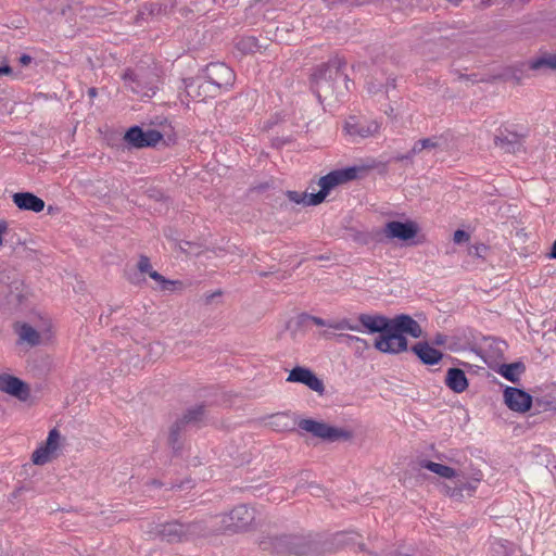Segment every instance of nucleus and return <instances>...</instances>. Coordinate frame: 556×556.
<instances>
[{"instance_id": "49", "label": "nucleus", "mask_w": 556, "mask_h": 556, "mask_svg": "<svg viewBox=\"0 0 556 556\" xmlns=\"http://www.w3.org/2000/svg\"><path fill=\"white\" fill-rule=\"evenodd\" d=\"M533 404H535L536 408H543L544 410L552 407L553 403L551 401H544L540 397L534 399Z\"/></svg>"}, {"instance_id": "31", "label": "nucleus", "mask_w": 556, "mask_h": 556, "mask_svg": "<svg viewBox=\"0 0 556 556\" xmlns=\"http://www.w3.org/2000/svg\"><path fill=\"white\" fill-rule=\"evenodd\" d=\"M236 47L243 54L262 52V49H266V46L262 45L258 38L254 36L241 37L237 41Z\"/></svg>"}, {"instance_id": "11", "label": "nucleus", "mask_w": 556, "mask_h": 556, "mask_svg": "<svg viewBox=\"0 0 556 556\" xmlns=\"http://www.w3.org/2000/svg\"><path fill=\"white\" fill-rule=\"evenodd\" d=\"M204 78L208 87L215 90L231 87L236 80L232 68L223 62H212L203 70Z\"/></svg>"}, {"instance_id": "56", "label": "nucleus", "mask_w": 556, "mask_h": 556, "mask_svg": "<svg viewBox=\"0 0 556 556\" xmlns=\"http://www.w3.org/2000/svg\"><path fill=\"white\" fill-rule=\"evenodd\" d=\"M220 295H222V292H220V291H217V292H214V293H212V294H208V295H206V298H205V303H206V304H210V303H212V301H213V299H214V298H216V296H220Z\"/></svg>"}, {"instance_id": "33", "label": "nucleus", "mask_w": 556, "mask_h": 556, "mask_svg": "<svg viewBox=\"0 0 556 556\" xmlns=\"http://www.w3.org/2000/svg\"><path fill=\"white\" fill-rule=\"evenodd\" d=\"M210 529L204 521H191L184 523V532L186 541L195 536H205L210 533Z\"/></svg>"}, {"instance_id": "9", "label": "nucleus", "mask_w": 556, "mask_h": 556, "mask_svg": "<svg viewBox=\"0 0 556 556\" xmlns=\"http://www.w3.org/2000/svg\"><path fill=\"white\" fill-rule=\"evenodd\" d=\"M125 83H129V87L132 92L141 94L143 97L151 98L156 93L157 90V77L152 72L147 70H127L123 74Z\"/></svg>"}, {"instance_id": "26", "label": "nucleus", "mask_w": 556, "mask_h": 556, "mask_svg": "<svg viewBox=\"0 0 556 556\" xmlns=\"http://www.w3.org/2000/svg\"><path fill=\"white\" fill-rule=\"evenodd\" d=\"M496 372L511 383H518L520 381V376L526 372V365L522 361L504 363L498 365Z\"/></svg>"}, {"instance_id": "5", "label": "nucleus", "mask_w": 556, "mask_h": 556, "mask_svg": "<svg viewBox=\"0 0 556 556\" xmlns=\"http://www.w3.org/2000/svg\"><path fill=\"white\" fill-rule=\"evenodd\" d=\"M366 167L363 166H349L340 169H334L327 175L320 177L318 185L320 187L318 192L315 193H300L298 191L288 190L286 197L296 204L304 205H318L325 201L329 192L342 184H346L361 177L362 173H366Z\"/></svg>"}, {"instance_id": "29", "label": "nucleus", "mask_w": 556, "mask_h": 556, "mask_svg": "<svg viewBox=\"0 0 556 556\" xmlns=\"http://www.w3.org/2000/svg\"><path fill=\"white\" fill-rule=\"evenodd\" d=\"M527 65L528 68L532 71H556V53L544 52L541 55L529 60Z\"/></svg>"}, {"instance_id": "20", "label": "nucleus", "mask_w": 556, "mask_h": 556, "mask_svg": "<svg viewBox=\"0 0 556 556\" xmlns=\"http://www.w3.org/2000/svg\"><path fill=\"white\" fill-rule=\"evenodd\" d=\"M170 8L166 3L161 2H144L142 3L135 17V23L142 26L143 22H150L159 16L168 14Z\"/></svg>"}, {"instance_id": "50", "label": "nucleus", "mask_w": 556, "mask_h": 556, "mask_svg": "<svg viewBox=\"0 0 556 556\" xmlns=\"http://www.w3.org/2000/svg\"><path fill=\"white\" fill-rule=\"evenodd\" d=\"M446 341H447V336H445L444 333H441V332H438L433 338V344L438 345V346L444 345L446 343Z\"/></svg>"}, {"instance_id": "4", "label": "nucleus", "mask_w": 556, "mask_h": 556, "mask_svg": "<svg viewBox=\"0 0 556 556\" xmlns=\"http://www.w3.org/2000/svg\"><path fill=\"white\" fill-rule=\"evenodd\" d=\"M420 466L440 477L450 479V482L442 486V492L455 501L472 496L482 479L480 470L472 472H468L466 468L456 470L432 460H421Z\"/></svg>"}, {"instance_id": "14", "label": "nucleus", "mask_w": 556, "mask_h": 556, "mask_svg": "<svg viewBox=\"0 0 556 556\" xmlns=\"http://www.w3.org/2000/svg\"><path fill=\"white\" fill-rule=\"evenodd\" d=\"M374 348L381 353L396 355L408 350V340L405 334L390 330L375 339Z\"/></svg>"}, {"instance_id": "48", "label": "nucleus", "mask_w": 556, "mask_h": 556, "mask_svg": "<svg viewBox=\"0 0 556 556\" xmlns=\"http://www.w3.org/2000/svg\"><path fill=\"white\" fill-rule=\"evenodd\" d=\"M7 75L12 76L14 78L18 77L17 73L13 72V68L9 64H4L0 66V76Z\"/></svg>"}, {"instance_id": "51", "label": "nucleus", "mask_w": 556, "mask_h": 556, "mask_svg": "<svg viewBox=\"0 0 556 556\" xmlns=\"http://www.w3.org/2000/svg\"><path fill=\"white\" fill-rule=\"evenodd\" d=\"M9 232L8 223L0 220V247L3 244V236Z\"/></svg>"}, {"instance_id": "25", "label": "nucleus", "mask_w": 556, "mask_h": 556, "mask_svg": "<svg viewBox=\"0 0 556 556\" xmlns=\"http://www.w3.org/2000/svg\"><path fill=\"white\" fill-rule=\"evenodd\" d=\"M445 386L455 393H462L469 386L465 371L457 367L448 368L444 379Z\"/></svg>"}, {"instance_id": "34", "label": "nucleus", "mask_w": 556, "mask_h": 556, "mask_svg": "<svg viewBox=\"0 0 556 556\" xmlns=\"http://www.w3.org/2000/svg\"><path fill=\"white\" fill-rule=\"evenodd\" d=\"M8 242L12 247V251L17 257H30L35 252L33 249L28 248L26 242L22 240L16 233H12Z\"/></svg>"}, {"instance_id": "61", "label": "nucleus", "mask_w": 556, "mask_h": 556, "mask_svg": "<svg viewBox=\"0 0 556 556\" xmlns=\"http://www.w3.org/2000/svg\"><path fill=\"white\" fill-rule=\"evenodd\" d=\"M506 3H517V4H525L528 3L530 0H504Z\"/></svg>"}, {"instance_id": "3", "label": "nucleus", "mask_w": 556, "mask_h": 556, "mask_svg": "<svg viewBox=\"0 0 556 556\" xmlns=\"http://www.w3.org/2000/svg\"><path fill=\"white\" fill-rule=\"evenodd\" d=\"M268 425L277 432L294 431L295 426L300 430L311 433L313 437L327 443L346 442L353 439V431L331 426L323 420L301 418L296 420L289 413H277L269 417Z\"/></svg>"}, {"instance_id": "63", "label": "nucleus", "mask_w": 556, "mask_h": 556, "mask_svg": "<svg viewBox=\"0 0 556 556\" xmlns=\"http://www.w3.org/2000/svg\"><path fill=\"white\" fill-rule=\"evenodd\" d=\"M97 93H98L97 88L91 87V88L88 89V96L90 98H94L97 96Z\"/></svg>"}, {"instance_id": "2", "label": "nucleus", "mask_w": 556, "mask_h": 556, "mask_svg": "<svg viewBox=\"0 0 556 556\" xmlns=\"http://www.w3.org/2000/svg\"><path fill=\"white\" fill-rule=\"evenodd\" d=\"M346 62L334 56L314 68L311 75V89L319 103L325 101H343L354 83L344 72Z\"/></svg>"}, {"instance_id": "21", "label": "nucleus", "mask_w": 556, "mask_h": 556, "mask_svg": "<svg viewBox=\"0 0 556 556\" xmlns=\"http://www.w3.org/2000/svg\"><path fill=\"white\" fill-rule=\"evenodd\" d=\"M391 330L397 331L405 336L418 339L422 336L420 325L407 314H399L391 318Z\"/></svg>"}, {"instance_id": "57", "label": "nucleus", "mask_w": 556, "mask_h": 556, "mask_svg": "<svg viewBox=\"0 0 556 556\" xmlns=\"http://www.w3.org/2000/svg\"><path fill=\"white\" fill-rule=\"evenodd\" d=\"M395 81L396 79L395 78H388L387 79V83H386V90L387 92L389 91L390 88H395Z\"/></svg>"}, {"instance_id": "45", "label": "nucleus", "mask_w": 556, "mask_h": 556, "mask_svg": "<svg viewBox=\"0 0 556 556\" xmlns=\"http://www.w3.org/2000/svg\"><path fill=\"white\" fill-rule=\"evenodd\" d=\"M308 476H309V473L307 471L301 472V475L296 481L295 491H300L302 489H308V484H311V482H312L308 480Z\"/></svg>"}, {"instance_id": "47", "label": "nucleus", "mask_w": 556, "mask_h": 556, "mask_svg": "<svg viewBox=\"0 0 556 556\" xmlns=\"http://www.w3.org/2000/svg\"><path fill=\"white\" fill-rule=\"evenodd\" d=\"M308 490L309 493L316 497H320L325 493V489L315 481H312L311 484H308Z\"/></svg>"}, {"instance_id": "17", "label": "nucleus", "mask_w": 556, "mask_h": 556, "mask_svg": "<svg viewBox=\"0 0 556 556\" xmlns=\"http://www.w3.org/2000/svg\"><path fill=\"white\" fill-rule=\"evenodd\" d=\"M287 381L302 383L320 395L325 392V384L323 380L319 379L317 375L307 367H293L289 372Z\"/></svg>"}, {"instance_id": "12", "label": "nucleus", "mask_w": 556, "mask_h": 556, "mask_svg": "<svg viewBox=\"0 0 556 556\" xmlns=\"http://www.w3.org/2000/svg\"><path fill=\"white\" fill-rule=\"evenodd\" d=\"M163 139L161 131L156 129L144 130L141 126L134 125L129 127L125 135L124 141L131 148H153Z\"/></svg>"}, {"instance_id": "64", "label": "nucleus", "mask_w": 556, "mask_h": 556, "mask_svg": "<svg viewBox=\"0 0 556 556\" xmlns=\"http://www.w3.org/2000/svg\"><path fill=\"white\" fill-rule=\"evenodd\" d=\"M445 1L451 3L454 7H458L463 0H445Z\"/></svg>"}, {"instance_id": "16", "label": "nucleus", "mask_w": 556, "mask_h": 556, "mask_svg": "<svg viewBox=\"0 0 556 556\" xmlns=\"http://www.w3.org/2000/svg\"><path fill=\"white\" fill-rule=\"evenodd\" d=\"M357 320L361 324V331L369 334L378 333V337H382L391 330V318L381 314H359Z\"/></svg>"}, {"instance_id": "18", "label": "nucleus", "mask_w": 556, "mask_h": 556, "mask_svg": "<svg viewBox=\"0 0 556 556\" xmlns=\"http://www.w3.org/2000/svg\"><path fill=\"white\" fill-rule=\"evenodd\" d=\"M0 391L23 402L27 401L30 395L29 386L22 379L9 374H0Z\"/></svg>"}, {"instance_id": "38", "label": "nucleus", "mask_w": 556, "mask_h": 556, "mask_svg": "<svg viewBox=\"0 0 556 556\" xmlns=\"http://www.w3.org/2000/svg\"><path fill=\"white\" fill-rule=\"evenodd\" d=\"M439 146V142L435 138H424L417 140L413 146V153H420L427 149H434Z\"/></svg>"}, {"instance_id": "30", "label": "nucleus", "mask_w": 556, "mask_h": 556, "mask_svg": "<svg viewBox=\"0 0 556 556\" xmlns=\"http://www.w3.org/2000/svg\"><path fill=\"white\" fill-rule=\"evenodd\" d=\"M337 340L339 343H344L349 348L353 349L355 354L358 356L363 355V353L369 349L367 340L349 333L337 334Z\"/></svg>"}, {"instance_id": "60", "label": "nucleus", "mask_w": 556, "mask_h": 556, "mask_svg": "<svg viewBox=\"0 0 556 556\" xmlns=\"http://www.w3.org/2000/svg\"><path fill=\"white\" fill-rule=\"evenodd\" d=\"M495 343H496L497 351L502 353L503 352V348L506 346L505 341L498 340V341H495Z\"/></svg>"}, {"instance_id": "40", "label": "nucleus", "mask_w": 556, "mask_h": 556, "mask_svg": "<svg viewBox=\"0 0 556 556\" xmlns=\"http://www.w3.org/2000/svg\"><path fill=\"white\" fill-rule=\"evenodd\" d=\"M149 277L159 282L163 290H168L169 286H173L175 283L173 280L164 278L160 273L153 269L149 273Z\"/></svg>"}, {"instance_id": "58", "label": "nucleus", "mask_w": 556, "mask_h": 556, "mask_svg": "<svg viewBox=\"0 0 556 556\" xmlns=\"http://www.w3.org/2000/svg\"><path fill=\"white\" fill-rule=\"evenodd\" d=\"M472 77H476V75H466V74H460L459 75V79L460 80H471L472 83L477 81L475 78Z\"/></svg>"}, {"instance_id": "27", "label": "nucleus", "mask_w": 556, "mask_h": 556, "mask_svg": "<svg viewBox=\"0 0 556 556\" xmlns=\"http://www.w3.org/2000/svg\"><path fill=\"white\" fill-rule=\"evenodd\" d=\"M351 239L361 244L375 248L377 244L382 243L381 233L379 228H374L370 231H359L356 229H350Z\"/></svg>"}, {"instance_id": "52", "label": "nucleus", "mask_w": 556, "mask_h": 556, "mask_svg": "<svg viewBox=\"0 0 556 556\" xmlns=\"http://www.w3.org/2000/svg\"><path fill=\"white\" fill-rule=\"evenodd\" d=\"M309 324H314L319 327H329V325H330L325 319H323L320 317H316V316H312V319H309Z\"/></svg>"}, {"instance_id": "44", "label": "nucleus", "mask_w": 556, "mask_h": 556, "mask_svg": "<svg viewBox=\"0 0 556 556\" xmlns=\"http://www.w3.org/2000/svg\"><path fill=\"white\" fill-rule=\"evenodd\" d=\"M489 248L483 244L479 243L476 245H472L469 248L468 253L469 255L477 256V257H484V254L488 252Z\"/></svg>"}, {"instance_id": "36", "label": "nucleus", "mask_w": 556, "mask_h": 556, "mask_svg": "<svg viewBox=\"0 0 556 556\" xmlns=\"http://www.w3.org/2000/svg\"><path fill=\"white\" fill-rule=\"evenodd\" d=\"M61 434L56 428H53L49 431L48 438L45 443H42L43 447L49 451L51 454L54 453L59 447Z\"/></svg>"}, {"instance_id": "15", "label": "nucleus", "mask_w": 556, "mask_h": 556, "mask_svg": "<svg viewBox=\"0 0 556 556\" xmlns=\"http://www.w3.org/2000/svg\"><path fill=\"white\" fill-rule=\"evenodd\" d=\"M493 141L494 146L504 153L517 154L525 152L523 136L507 128H500Z\"/></svg>"}, {"instance_id": "55", "label": "nucleus", "mask_w": 556, "mask_h": 556, "mask_svg": "<svg viewBox=\"0 0 556 556\" xmlns=\"http://www.w3.org/2000/svg\"><path fill=\"white\" fill-rule=\"evenodd\" d=\"M547 257L552 260H556V240L553 242L551 247V251L547 253Z\"/></svg>"}, {"instance_id": "10", "label": "nucleus", "mask_w": 556, "mask_h": 556, "mask_svg": "<svg viewBox=\"0 0 556 556\" xmlns=\"http://www.w3.org/2000/svg\"><path fill=\"white\" fill-rule=\"evenodd\" d=\"M146 533L150 539H160L166 543L174 544L185 542L184 522L172 520L160 523H149Z\"/></svg>"}, {"instance_id": "19", "label": "nucleus", "mask_w": 556, "mask_h": 556, "mask_svg": "<svg viewBox=\"0 0 556 556\" xmlns=\"http://www.w3.org/2000/svg\"><path fill=\"white\" fill-rule=\"evenodd\" d=\"M380 126L376 121H358L351 116L344 124V130L352 138H368L378 132Z\"/></svg>"}, {"instance_id": "7", "label": "nucleus", "mask_w": 556, "mask_h": 556, "mask_svg": "<svg viewBox=\"0 0 556 556\" xmlns=\"http://www.w3.org/2000/svg\"><path fill=\"white\" fill-rule=\"evenodd\" d=\"M379 229L382 243L395 240L402 241L407 245L421 243L419 239L413 241L420 230L419 225L413 219L389 220Z\"/></svg>"}, {"instance_id": "8", "label": "nucleus", "mask_w": 556, "mask_h": 556, "mask_svg": "<svg viewBox=\"0 0 556 556\" xmlns=\"http://www.w3.org/2000/svg\"><path fill=\"white\" fill-rule=\"evenodd\" d=\"M255 519V513L247 505H238L228 514L215 517L216 531L238 532L247 529Z\"/></svg>"}, {"instance_id": "24", "label": "nucleus", "mask_w": 556, "mask_h": 556, "mask_svg": "<svg viewBox=\"0 0 556 556\" xmlns=\"http://www.w3.org/2000/svg\"><path fill=\"white\" fill-rule=\"evenodd\" d=\"M0 283L4 285L11 294L15 295V299L21 302L23 299L22 287L23 281L18 278V274L14 269L2 267L0 264Z\"/></svg>"}, {"instance_id": "37", "label": "nucleus", "mask_w": 556, "mask_h": 556, "mask_svg": "<svg viewBox=\"0 0 556 556\" xmlns=\"http://www.w3.org/2000/svg\"><path fill=\"white\" fill-rule=\"evenodd\" d=\"M51 453L40 444L31 455V460L35 465H45L50 460Z\"/></svg>"}, {"instance_id": "62", "label": "nucleus", "mask_w": 556, "mask_h": 556, "mask_svg": "<svg viewBox=\"0 0 556 556\" xmlns=\"http://www.w3.org/2000/svg\"><path fill=\"white\" fill-rule=\"evenodd\" d=\"M164 235L168 239H174V236H173L174 235V230L172 228H168V229L164 230Z\"/></svg>"}, {"instance_id": "13", "label": "nucleus", "mask_w": 556, "mask_h": 556, "mask_svg": "<svg viewBox=\"0 0 556 556\" xmlns=\"http://www.w3.org/2000/svg\"><path fill=\"white\" fill-rule=\"evenodd\" d=\"M505 405L513 412L525 414L533 406V396L523 389L506 386L503 391Z\"/></svg>"}, {"instance_id": "42", "label": "nucleus", "mask_w": 556, "mask_h": 556, "mask_svg": "<svg viewBox=\"0 0 556 556\" xmlns=\"http://www.w3.org/2000/svg\"><path fill=\"white\" fill-rule=\"evenodd\" d=\"M396 1L400 2L405 8L418 7L424 10H427L430 7V3H428L427 1H424V0H396Z\"/></svg>"}, {"instance_id": "6", "label": "nucleus", "mask_w": 556, "mask_h": 556, "mask_svg": "<svg viewBox=\"0 0 556 556\" xmlns=\"http://www.w3.org/2000/svg\"><path fill=\"white\" fill-rule=\"evenodd\" d=\"M205 405H197L187 409L168 429L167 444L174 455H179L184 447L182 435L191 427H199L205 419Z\"/></svg>"}, {"instance_id": "32", "label": "nucleus", "mask_w": 556, "mask_h": 556, "mask_svg": "<svg viewBox=\"0 0 556 556\" xmlns=\"http://www.w3.org/2000/svg\"><path fill=\"white\" fill-rule=\"evenodd\" d=\"M309 319H312V315L307 313H301L287 321L286 329L290 331L293 338H295L298 332L306 329L309 326Z\"/></svg>"}, {"instance_id": "35", "label": "nucleus", "mask_w": 556, "mask_h": 556, "mask_svg": "<svg viewBox=\"0 0 556 556\" xmlns=\"http://www.w3.org/2000/svg\"><path fill=\"white\" fill-rule=\"evenodd\" d=\"M20 339L27 342L31 346L39 344L40 334L39 332L28 324H23L20 329Z\"/></svg>"}, {"instance_id": "41", "label": "nucleus", "mask_w": 556, "mask_h": 556, "mask_svg": "<svg viewBox=\"0 0 556 556\" xmlns=\"http://www.w3.org/2000/svg\"><path fill=\"white\" fill-rule=\"evenodd\" d=\"M216 0H194L192 3L195 8L197 12L205 13L207 12L212 4H214ZM235 0H230V4L232 5Z\"/></svg>"}, {"instance_id": "1", "label": "nucleus", "mask_w": 556, "mask_h": 556, "mask_svg": "<svg viewBox=\"0 0 556 556\" xmlns=\"http://www.w3.org/2000/svg\"><path fill=\"white\" fill-rule=\"evenodd\" d=\"M349 533L333 535L323 533L281 534L265 536L260 541L263 551L278 556H324L349 544Z\"/></svg>"}, {"instance_id": "28", "label": "nucleus", "mask_w": 556, "mask_h": 556, "mask_svg": "<svg viewBox=\"0 0 556 556\" xmlns=\"http://www.w3.org/2000/svg\"><path fill=\"white\" fill-rule=\"evenodd\" d=\"M184 84L185 91L191 99L199 98L201 101L206 97L207 91H210V87L206 81L202 80L200 77L184 79Z\"/></svg>"}, {"instance_id": "23", "label": "nucleus", "mask_w": 556, "mask_h": 556, "mask_svg": "<svg viewBox=\"0 0 556 556\" xmlns=\"http://www.w3.org/2000/svg\"><path fill=\"white\" fill-rule=\"evenodd\" d=\"M13 203L22 211L39 213L45 208V201L33 192H16L12 195Z\"/></svg>"}, {"instance_id": "43", "label": "nucleus", "mask_w": 556, "mask_h": 556, "mask_svg": "<svg viewBox=\"0 0 556 556\" xmlns=\"http://www.w3.org/2000/svg\"><path fill=\"white\" fill-rule=\"evenodd\" d=\"M137 268L142 274H148L152 270L150 258L146 255H140Z\"/></svg>"}, {"instance_id": "54", "label": "nucleus", "mask_w": 556, "mask_h": 556, "mask_svg": "<svg viewBox=\"0 0 556 556\" xmlns=\"http://www.w3.org/2000/svg\"><path fill=\"white\" fill-rule=\"evenodd\" d=\"M417 153H413V148H412L407 153L403 154L404 155V162H408V163L413 164V159H414V156Z\"/></svg>"}, {"instance_id": "46", "label": "nucleus", "mask_w": 556, "mask_h": 556, "mask_svg": "<svg viewBox=\"0 0 556 556\" xmlns=\"http://www.w3.org/2000/svg\"><path fill=\"white\" fill-rule=\"evenodd\" d=\"M469 239H470V235L463 229H457L453 236V241L457 244L467 242V241H469Z\"/></svg>"}, {"instance_id": "39", "label": "nucleus", "mask_w": 556, "mask_h": 556, "mask_svg": "<svg viewBox=\"0 0 556 556\" xmlns=\"http://www.w3.org/2000/svg\"><path fill=\"white\" fill-rule=\"evenodd\" d=\"M329 328H333L337 330H352L361 332V324H352L349 319H341L333 325H329Z\"/></svg>"}, {"instance_id": "53", "label": "nucleus", "mask_w": 556, "mask_h": 556, "mask_svg": "<svg viewBox=\"0 0 556 556\" xmlns=\"http://www.w3.org/2000/svg\"><path fill=\"white\" fill-rule=\"evenodd\" d=\"M17 61L21 66H28L31 63L33 58L29 54L24 53Z\"/></svg>"}, {"instance_id": "59", "label": "nucleus", "mask_w": 556, "mask_h": 556, "mask_svg": "<svg viewBox=\"0 0 556 556\" xmlns=\"http://www.w3.org/2000/svg\"><path fill=\"white\" fill-rule=\"evenodd\" d=\"M390 162H404V155L403 154H396V155H393L391 159H390Z\"/></svg>"}, {"instance_id": "22", "label": "nucleus", "mask_w": 556, "mask_h": 556, "mask_svg": "<svg viewBox=\"0 0 556 556\" xmlns=\"http://www.w3.org/2000/svg\"><path fill=\"white\" fill-rule=\"evenodd\" d=\"M410 351L418 357V359L428 366L439 364L443 358V353L440 350L431 346L427 341H419L415 343Z\"/></svg>"}]
</instances>
